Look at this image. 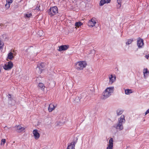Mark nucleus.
<instances>
[{
  "mask_svg": "<svg viewBox=\"0 0 149 149\" xmlns=\"http://www.w3.org/2000/svg\"><path fill=\"white\" fill-rule=\"evenodd\" d=\"M32 14L31 13H29L25 15V17L26 18H29L30 17L32 16Z\"/></svg>",
  "mask_w": 149,
  "mask_h": 149,
  "instance_id": "obj_26",
  "label": "nucleus"
},
{
  "mask_svg": "<svg viewBox=\"0 0 149 149\" xmlns=\"http://www.w3.org/2000/svg\"><path fill=\"white\" fill-rule=\"evenodd\" d=\"M13 63L11 61H10L5 63L3 66V68L6 70H9L13 67Z\"/></svg>",
  "mask_w": 149,
  "mask_h": 149,
  "instance_id": "obj_5",
  "label": "nucleus"
},
{
  "mask_svg": "<svg viewBox=\"0 0 149 149\" xmlns=\"http://www.w3.org/2000/svg\"><path fill=\"white\" fill-rule=\"evenodd\" d=\"M58 51L60 52L62 51H65L69 47V46L68 45H62L59 46Z\"/></svg>",
  "mask_w": 149,
  "mask_h": 149,
  "instance_id": "obj_11",
  "label": "nucleus"
},
{
  "mask_svg": "<svg viewBox=\"0 0 149 149\" xmlns=\"http://www.w3.org/2000/svg\"><path fill=\"white\" fill-rule=\"evenodd\" d=\"M36 10H38V11H39L40 10V9L39 8V7H38V6H37L36 8Z\"/></svg>",
  "mask_w": 149,
  "mask_h": 149,
  "instance_id": "obj_36",
  "label": "nucleus"
},
{
  "mask_svg": "<svg viewBox=\"0 0 149 149\" xmlns=\"http://www.w3.org/2000/svg\"><path fill=\"white\" fill-rule=\"evenodd\" d=\"M7 127L6 126L4 127V128L5 129H6V128H7Z\"/></svg>",
  "mask_w": 149,
  "mask_h": 149,
  "instance_id": "obj_37",
  "label": "nucleus"
},
{
  "mask_svg": "<svg viewBox=\"0 0 149 149\" xmlns=\"http://www.w3.org/2000/svg\"><path fill=\"white\" fill-rule=\"evenodd\" d=\"M87 65V63L85 61L78 62L76 65V68L78 70H83Z\"/></svg>",
  "mask_w": 149,
  "mask_h": 149,
  "instance_id": "obj_3",
  "label": "nucleus"
},
{
  "mask_svg": "<svg viewBox=\"0 0 149 149\" xmlns=\"http://www.w3.org/2000/svg\"><path fill=\"white\" fill-rule=\"evenodd\" d=\"M11 95L10 94H9L8 95V98L9 99V100H12V99L11 98Z\"/></svg>",
  "mask_w": 149,
  "mask_h": 149,
  "instance_id": "obj_33",
  "label": "nucleus"
},
{
  "mask_svg": "<svg viewBox=\"0 0 149 149\" xmlns=\"http://www.w3.org/2000/svg\"><path fill=\"white\" fill-rule=\"evenodd\" d=\"M123 112V111H122V110H117V115L118 116V115L121 114Z\"/></svg>",
  "mask_w": 149,
  "mask_h": 149,
  "instance_id": "obj_29",
  "label": "nucleus"
},
{
  "mask_svg": "<svg viewBox=\"0 0 149 149\" xmlns=\"http://www.w3.org/2000/svg\"><path fill=\"white\" fill-rule=\"evenodd\" d=\"M76 97H75V104H78L80 103V100L82 98L81 96L80 95L77 94V93L76 94Z\"/></svg>",
  "mask_w": 149,
  "mask_h": 149,
  "instance_id": "obj_9",
  "label": "nucleus"
},
{
  "mask_svg": "<svg viewBox=\"0 0 149 149\" xmlns=\"http://www.w3.org/2000/svg\"><path fill=\"white\" fill-rule=\"evenodd\" d=\"M38 86L42 90H43L45 88V86L44 85V84L41 83H40L39 84Z\"/></svg>",
  "mask_w": 149,
  "mask_h": 149,
  "instance_id": "obj_20",
  "label": "nucleus"
},
{
  "mask_svg": "<svg viewBox=\"0 0 149 149\" xmlns=\"http://www.w3.org/2000/svg\"><path fill=\"white\" fill-rule=\"evenodd\" d=\"M16 131L19 133L21 132H24L25 131V128L21 126L20 125H18L15 127Z\"/></svg>",
  "mask_w": 149,
  "mask_h": 149,
  "instance_id": "obj_8",
  "label": "nucleus"
},
{
  "mask_svg": "<svg viewBox=\"0 0 149 149\" xmlns=\"http://www.w3.org/2000/svg\"><path fill=\"white\" fill-rule=\"evenodd\" d=\"M125 116L124 115H122L120 118L118 119V123L113 127L119 131L122 130L123 128V123H125Z\"/></svg>",
  "mask_w": 149,
  "mask_h": 149,
  "instance_id": "obj_1",
  "label": "nucleus"
},
{
  "mask_svg": "<svg viewBox=\"0 0 149 149\" xmlns=\"http://www.w3.org/2000/svg\"><path fill=\"white\" fill-rule=\"evenodd\" d=\"M75 28H76V29H77V28H76V26L75 27Z\"/></svg>",
  "mask_w": 149,
  "mask_h": 149,
  "instance_id": "obj_40",
  "label": "nucleus"
},
{
  "mask_svg": "<svg viewBox=\"0 0 149 149\" xmlns=\"http://www.w3.org/2000/svg\"><path fill=\"white\" fill-rule=\"evenodd\" d=\"M4 44L3 42L0 40V49L3 48Z\"/></svg>",
  "mask_w": 149,
  "mask_h": 149,
  "instance_id": "obj_30",
  "label": "nucleus"
},
{
  "mask_svg": "<svg viewBox=\"0 0 149 149\" xmlns=\"http://www.w3.org/2000/svg\"><path fill=\"white\" fill-rule=\"evenodd\" d=\"M84 4V3L81 0H77L75 3V11L77 12L79 10L81 7V3Z\"/></svg>",
  "mask_w": 149,
  "mask_h": 149,
  "instance_id": "obj_6",
  "label": "nucleus"
},
{
  "mask_svg": "<svg viewBox=\"0 0 149 149\" xmlns=\"http://www.w3.org/2000/svg\"><path fill=\"white\" fill-rule=\"evenodd\" d=\"M149 113V109L147 110L146 112L145 115H146L148 113Z\"/></svg>",
  "mask_w": 149,
  "mask_h": 149,
  "instance_id": "obj_34",
  "label": "nucleus"
},
{
  "mask_svg": "<svg viewBox=\"0 0 149 149\" xmlns=\"http://www.w3.org/2000/svg\"><path fill=\"white\" fill-rule=\"evenodd\" d=\"M122 0H117L118 4L117 5V8H120L121 6V3Z\"/></svg>",
  "mask_w": 149,
  "mask_h": 149,
  "instance_id": "obj_21",
  "label": "nucleus"
},
{
  "mask_svg": "<svg viewBox=\"0 0 149 149\" xmlns=\"http://www.w3.org/2000/svg\"><path fill=\"white\" fill-rule=\"evenodd\" d=\"M143 40L139 37L137 40V45L139 48H141L143 45Z\"/></svg>",
  "mask_w": 149,
  "mask_h": 149,
  "instance_id": "obj_7",
  "label": "nucleus"
},
{
  "mask_svg": "<svg viewBox=\"0 0 149 149\" xmlns=\"http://www.w3.org/2000/svg\"><path fill=\"white\" fill-rule=\"evenodd\" d=\"M33 133L35 139H37L39 138L40 134L37 130H34L33 131Z\"/></svg>",
  "mask_w": 149,
  "mask_h": 149,
  "instance_id": "obj_12",
  "label": "nucleus"
},
{
  "mask_svg": "<svg viewBox=\"0 0 149 149\" xmlns=\"http://www.w3.org/2000/svg\"><path fill=\"white\" fill-rule=\"evenodd\" d=\"M113 88H107L103 93V95L104 99L107 98L111 95V93L113 92Z\"/></svg>",
  "mask_w": 149,
  "mask_h": 149,
  "instance_id": "obj_2",
  "label": "nucleus"
},
{
  "mask_svg": "<svg viewBox=\"0 0 149 149\" xmlns=\"http://www.w3.org/2000/svg\"><path fill=\"white\" fill-rule=\"evenodd\" d=\"M125 93L127 95H129L132 93V90L131 89H126L125 90Z\"/></svg>",
  "mask_w": 149,
  "mask_h": 149,
  "instance_id": "obj_23",
  "label": "nucleus"
},
{
  "mask_svg": "<svg viewBox=\"0 0 149 149\" xmlns=\"http://www.w3.org/2000/svg\"><path fill=\"white\" fill-rule=\"evenodd\" d=\"M64 123V122H57L56 123V125L57 126H61V125L63 123Z\"/></svg>",
  "mask_w": 149,
  "mask_h": 149,
  "instance_id": "obj_28",
  "label": "nucleus"
},
{
  "mask_svg": "<svg viewBox=\"0 0 149 149\" xmlns=\"http://www.w3.org/2000/svg\"><path fill=\"white\" fill-rule=\"evenodd\" d=\"M58 13V8L56 6L50 8L48 10V14L51 17L55 15Z\"/></svg>",
  "mask_w": 149,
  "mask_h": 149,
  "instance_id": "obj_4",
  "label": "nucleus"
},
{
  "mask_svg": "<svg viewBox=\"0 0 149 149\" xmlns=\"http://www.w3.org/2000/svg\"><path fill=\"white\" fill-rule=\"evenodd\" d=\"M113 146L108 145V146L107 148V149H113Z\"/></svg>",
  "mask_w": 149,
  "mask_h": 149,
  "instance_id": "obj_32",
  "label": "nucleus"
},
{
  "mask_svg": "<svg viewBox=\"0 0 149 149\" xmlns=\"http://www.w3.org/2000/svg\"><path fill=\"white\" fill-rule=\"evenodd\" d=\"M6 3L5 5V7L6 9H8L10 7V4L13 2V0H6Z\"/></svg>",
  "mask_w": 149,
  "mask_h": 149,
  "instance_id": "obj_15",
  "label": "nucleus"
},
{
  "mask_svg": "<svg viewBox=\"0 0 149 149\" xmlns=\"http://www.w3.org/2000/svg\"><path fill=\"white\" fill-rule=\"evenodd\" d=\"M45 67V64L43 63H41L40 65H38L37 67V69L38 68L39 69L40 71L39 72H40V73H41L42 72V70L40 69V68H43Z\"/></svg>",
  "mask_w": 149,
  "mask_h": 149,
  "instance_id": "obj_18",
  "label": "nucleus"
},
{
  "mask_svg": "<svg viewBox=\"0 0 149 149\" xmlns=\"http://www.w3.org/2000/svg\"><path fill=\"white\" fill-rule=\"evenodd\" d=\"M76 140L77 141V139H78V138L77 137H76Z\"/></svg>",
  "mask_w": 149,
  "mask_h": 149,
  "instance_id": "obj_38",
  "label": "nucleus"
},
{
  "mask_svg": "<svg viewBox=\"0 0 149 149\" xmlns=\"http://www.w3.org/2000/svg\"><path fill=\"white\" fill-rule=\"evenodd\" d=\"M27 50H26L25 51V52H27Z\"/></svg>",
  "mask_w": 149,
  "mask_h": 149,
  "instance_id": "obj_39",
  "label": "nucleus"
},
{
  "mask_svg": "<svg viewBox=\"0 0 149 149\" xmlns=\"http://www.w3.org/2000/svg\"><path fill=\"white\" fill-rule=\"evenodd\" d=\"M14 57V56H13V53L12 52H10L8 54V59L10 60L12 59Z\"/></svg>",
  "mask_w": 149,
  "mask_h": 149,
  "instance_id": "obj_19",
  "label": "nucleus"
},
{
  "mask_svg": "<svg viewBox=\"0 0 149 149\" xmlns=\"http://www.w3.org/2000/svg\"><path fill=\"white\" fill-rule=\"evenodd\" d=\"M111 1V0H101L100 3V6H102L105 3H109Z\"/></svg>",
  "mask_w": 149,
  "mask_h": 149,
  "instance_id": "obj_14",
  "label": "nucleus"
},
{
  "mask_svg": "<svg viewBox=\"0 0 149 149\" xmlns=\"http://www.w3.org/2000/svg\"><path fill=\"white\" fill-rule=\"evenodd\" d=\"M66 149H74V141L70 144Z\"/></svg>",
  "mask_w": 149,
  "mask_h": 149,
  "instance_id": "obj_16",
  "label": "nucleus"
},
{
  "mask_svg": "<svg viewBox=\"0 0 149 149\" xmlns=\"http://www.w3.org/2000/svg\"><path fill=\"white\" fill-rule=\"evenodd\" d=\"M6 140L5 139H3L1 140V144L4 145L5 143V142Z\"/></svg>",
  "mask_w": 149,
  "mask_h": 149,
  "instance_id": "obj_31",
  "label": "nucleus"
},
{
  "mask_svg": "<svg viewBox=\"0 0 149 149\" xmlns=\"http://www.w3.org/2000/svg\"><path fill=\"white\" fill-rule=\"evenodd\" d=\"M109 145H111L113 146V138H111L109 141Z\"/></svg>",
  "mask_w": 149,
  "mask_h": 149,
  "instance_id": "obj_24",
  "label": "nucleus"
},
{
  "mask_svg": "<svg viewBox=\"0 0 149 149\" xmlns=\"http://www.w3.org/2000/svg\"><path fill=\"white\" fill-rule=\"evenodd\" d=\"M132 39H129L127 40V42H126V45H130V44L133 41Z\"/></svg>",
  "mask_w": 149,
  "mask_h": 149,
  "instance_id": "obj_27",
  "label": "nucleus"
},
{
  "mask_svg": "<svg viewBox=\"0 0 149 149\" xmlns=\"http://www.w3.org/2000/svg\"><path fill=\"white\" fill-rule=\"evenodd\" d=\"M96 22L95 21V18H93L89 20L88 23V25L90 27H93L95 26Z\"/></svg>",
  "mask_w": 149,
  "mask_h": 149,
  "instance_id": "obj_10",
  "label": "nucleus"
},
{
  "mask_svg": "<svg viewBox=\"0 0 149 149\" xmlns=\"http://www.w3.org/2000/svg\"><path fill=\"white\" fill-rule=\"evenodd\" d=\"M56 105H55L52 104H49L48 108V110L49 112H52L53 110L56 107Z\"/></svg>",
  "mask_w": 149,
  "mask_h": 149,
  "instance_id": "obj_13",
  "label": "nucleus"
},
{
  "mask_svg": "<svg viewBox=\"0 0 149 149\" xmlns=\"http://www.w3.org/2000/svg\"><path fill=\"white\" fill-rule=\"evenodd\" d=\"M111 77H109L110 82L112 84L115 79V77L114 78L112 75H111Z\"/></svg>",
  "mask_w": 149,
  "mask_h": 149,
  "instance_id": "obj_22",
  "label": "nucleus"
},
{
  "mask_svg": "<svg viewBox=\"0 0 149 149\" xmlns=\"http://www.w3.org/2000/svg\"><path fill=\"white\" fill-rule=\"evenodd\" d=\"M145 57L147 59H148L149 57V54L146 55Z\"/></svg>",
  "mask_w": 149,
  "mask_h": 149,
  "instance_id": "obj_35",
  "label": "nucleus"
},
{
  "mask_svg": "<svg viewBox=\"0 0 149 149\" xmlns=\"http://www.w3.org/2000/svg\"><path fill=\"white\" fill-rule=\"evenodd\" d=\"M82 23L80 22H76L75 23V26L79 27L82 24Z\"/></svg>",
  "mask_w": 149,
  "mask_h": 149,
  "instance_id": "obj_25",
  "label": "nucleus"
},
{
  "mask_svg": "<svg viewBox=\"0 0 149 149\" xmlns=\"http://www.w3.org/2000/svg\"><path fill=\"white\" fill-rule=\"evenodd\" d=\"M143 73L144 78L145 79L147 77V76L149 74V71L147 68H144L143 70Z\"/></svg>",
  "mask_w": 149,
  "mask_h": 149,
  "instance_id": "obj_17",
  "label": "nucleus"
}]
</instances>
